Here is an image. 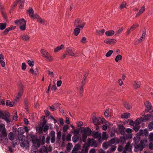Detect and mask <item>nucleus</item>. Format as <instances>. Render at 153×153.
Instances as JSON below:
<instances>
[{
    "label": "nucleus",
    "mask_w": 153,
    "mask_h": 153,
    "mask_svg": "<svg viewBox=\"0 0 153 153\" xmlns=\"http://www.w3.org/2000/svg\"><path fill=\"white\" fill-rule=\"evenodd\" d=\"M130 116V114L129 113H125L121 115V117L123 118H128Z\"/></svg>",
    "instance_id": "58836bf2"
},
{
    "label": "nucleus",
    "mask_w": 153,
    "mask_h": 153,
    "mask_svg": "<svg viewBox=\"0 0 153 153\" xmlns=\"http://www.w3.org/2000/svg\"><path fill=\"white\" fill-rule=\"evenodd\" d=\"M64 47V45H61L60 46H58L55 48L54 51L55 52H57L63 48Z\"/></svg>",
    "instance_id": "ea45409f"
},
{
    "label": "nucleus",
    "mask_w": 153,
    "mask_h": 153,
    "mask_svg": "<svg viewBox=\"0 0 153 153\" xmlns=\"http://www.w3.org/2000/svg\"><path fill=\"white\" fill-rule=\"evenodd\" d=\"M148 128L149 130L151 131L153 129V121L151 122L148 125Z\"/></svg>",
    "instance_id": "09e8293b"
},
{
    "label": "nucleus",
    "mask_w": 153,
    "mask_h": 153,
    "mask_svg": "<svg viewBox=\"0 0 153 153\" xmlns=\"http://www.w3.org/2000/svg\"><path fill=\"white\" fill-rule=\"evenodd\" d=\"M123 104L124 107L127 110L130 109L132 108L131 106L130 105L128 102L126 101L124 102Z\"/></svg>",
    "instance_id": "c85d7f7f"
},
{
    "label": "nucleus",
    "mask_w": 153,
    "mask_h": 153,
    "mask_svg": "<svg viewBox=\"0 0 153 153\" xmlns=\"http://www.w3.org/2000/svg\"><path fill=\"white\" fill-rule=\"evenodd\" d=\"M8 139L7 138V133H4V134H0V143L6 144L7 143Z\"/></svg>",
    "instance_id": "1a4fd4ad"
},
{
    "label": "nucleus",
    "mask_w": 153,
    "mask_h": 153,
    "mask_svg": "<svg viewBox=\"0 0 153 153\" xmlns=\"http://www.w3.org/2000/svg\"><path fill=\"white\" fill-rule=\"evenodd\" d=\"M116 41L115 39H106L104 40V42L106 44L110 45L116 43Z\"/></svg>",
    "instance_id": "a211bd4d"
},
{
    "label": "nucleus",
    "mask_w": 153,
    "mask_h": 153,
    "mask_svg": "<svg viewBox=\"0 0 153 153\" xmlns=\"http://www.w3.org/2000/svg\"><path fill=\"white\" fill-rule=\"evenodd\" d=\"M123 30V28L121 27L116 32L115 35L117 36H118L122 32Z\"/></svg>",
    "instance_id": "6e6d98bb"
},
{
    "label": "nucleus",
    "mask_w": 153,
    "mask_h": 153,
    "mask_svg": "<svg viewBox=\"0 0 153 153\" xmlns=\"http://www.w3.org/2000/svg\"><path fill=\"white\" fill-rule=\"evenodd\" d=\"M92 137L94 138H97L99 137H100L101 136V133H99L98 131H95L92 132Z\"/></svg>",
    "instance_id": "5701e85b"
},
{
    "label": "nucleus",
    "mask_w": 153,
    "mask_h": 153,
    "mask_svg": "<svg viewBox=\"0 0 153 153\" xmlns=\"http://www.w3.org/2000/svg\"><path fill=\"white\" fill-rule=\"evenodd\" d=\"M140 128L139 126L138 125L136 124L133 126V129L136 132Z\"/></svg>",
    "instance_id": "4d7b16f0"
},
{
    "label": "nucleus",
    "mask_w": 153,
    "mask_h": 153,
    "mask_svg": "<svg viewBox=\"0 0 153 153\" xmlns=\"http://www.w3.org/2000/svg\"><path fill=\"white\" fill-rule=\"evenodd\" d=\"M27 63L31 67H32L34 65V62L33 60H28L27 62Z\"/></svg>",
    "instance_id": "5fc2aeb1"
},
{
    "label": "nucleus",
    "mask_w": 153,
    "mask_h": 153,
    "mask_svg": "<svg viewBox=\"0 0 153 153\" xmlns=\"http://www.w3.org/2000/svg\"><path fill=\"white\" fill-rule=\"evenodd\" d=\"M51 139V142L52 143H55V132L53 131H51L49 133V136L46 138V143L48 144L50 143V140Z\"/></svg>",
    "instance_id": "20e7f679"
},
{
    "label": "nucleus",
    "mask_w": 153,
    "mask_h": 153,
    "mask_svg": "<svg viewBox=\"0 0 153 153\" xmlns=\"http://www.w3.org/2000/svg\"><path fill=\"white\" fill-rule=\"evenodd\" d=\"M34 144L36 145L35 146L36 147L39 148L40 147L41 145V141L40 140L37 139L36 141L34 143Z\"/></svg>",
    "instance_id": "37998d69"
},
{
    "label": "nucleus",
    "mask_w": 153,
    "mask_h": 153,
    "mask_svg": "<svg viewBox=\"0 0 153 153\" xmlns=\"http://www.w3.org/2000/svg\"><path fill=\"white\" fill-rule=\"evenodd\" d=\"M28 13L29 16L31 18L33 19L34 18L35 15H33V10L32 8H30L29 10L27 11Z\"/></svg>",
    "instance_id": "7c9ffc66"
},
{
    "label": "nucleus",
    "mask_w": 153,
    "mask_h": 153,
    "mask_svg": "<svg viewBox=\"0 0 153 153\" xmlns=\"http://www.w3.org/2000/svg\"><path fill=\"white\" fill-rule=\"evenodd\" d=\"M18 138L19 140L21 141L25 140V136L23 134H18Z\"/></svg>",
    "instance_id": "79ce46f5"
},
{
    "label": "nucleus",
    "mask_w": 153,
    "mask_h": 153,
    "mask_svg": "<svg viewBox=\"0 0 153 153\" xmlns=\"http://www.w3.org/2000/svg\"><path fill=\"white\" fill-rule=\"evenodd\" d=\"M134 146L135 149H134V151L135 152H137V151L136 150H137L142 151L144 148L143 146L141 145L140 143H139V144L137 145V144H134Z\"/></svg>",
    "instance_id": "dca6fc26"
},
{
    "label": "nucleus",
    "mask_w": 153,
    "mask_h": 153,
    "mask_svg": "<svg viewBox=\"0 0 153 153\" xmlns=\"http://www.w3.org/2000/svg\"><path fill=\"white\" fill-rule=\"evenodd\" d=\"M8 138L9 140H13L14 139V134L13 132H10L8 134Z\"/></svg>",
    "instance_id": "8fccbe9b"
},
{
    "label": "nucleus",
    "mask_w": 153,
    "mask_h": 153,
    "mask_svg": "<svg viewBox=\"0 0 153 153\" xmlns=\"http://www.w3.org/2000/svg\"><path fill=\"white\" fill-rule=\"evenodd\" d=\"M85 24V22H82V21L80 19L77 18L75 21L74 26V27H77L82 29Z\"/></svg>",
    "instance_id": "423d86ee"
},
{
    "label": "nucleus",
    "mask_w": 153,
    "mask_h": 153,
    "mask_svg": "<svg viewBox=\"0 0 153 153\" xmlns=\"http://www.w3.org/2000/svg\"><path fill=\"white\" fill-rule=\"evenodd\" d=\"M114 33V32L113 30L107 31L105 32V35L108 36H112Z\"/></svg>",
    "instance_id": "c9c22d12"
},
{
    "label": "nucleus",
    "mask_w": 153,
    "mask_h": 153,
    "mask_svg": "<svg viewBox=\"0 0 153 153\" xmlns=\"http://www.w3.org/2000/svg\"><path fill=\"white\" fill-rule=\"evenodd\" d=\"M74 50L72 48H68L66 49V53L67 55L72 56H75L74 53Z\"/></svg>",
    "instance_id": "f8f14e48"
},
{
    "label": "nucleus",
    "mask_w": 153,
    "mask_h": 153,
    "mask_svg": "<svg viewBox=\"0 0 153 153\" xmlns=\"http://www.w3.org/2000/svg\"><path fill=\"white\" fill-rule=\"evenodd\" d=\"M152 114H147L144 117L142 118V119L143 122H146L149 120L152 117Z\"/></svg>",
    "instance_id": "bb28decb"
},
{
    "label": "nucleus",
    "mask_w": 153,
    "mask_h": 153,
    "mask_svg": "<svg viewBox=\"0 0 153 153\" xmlns=\"http://www.w3.org/2000/svg\"><path fill=\"white\" fill-rule=\"evenodd\" d=\"M93 122L95 125H99L104 123L106 120L104 118L101 119L99 117H96L93 118Z\"/></svg>",
    "instance_id": "6e6552de"
},
{
    "label": "nucleus",
    "mask_w": 153,
    "mask_h": 153,
    "mask_svg": "<svg viewBox=\"0 0 153 153\" xmlns=\"http://www.w3.org/2000/svg\"><path fill=\"white\" fill-rule=\"evenodd\" d=\"M132 146L130 145L129 142H127L125 146V149L129 152H131L132 151Z\"/></svg>",
    "instance_id": "b1692460"
},
{
    "label": "nucleus",
    "mask_w": 153,
    "mask_h": 153,
    "mask_svg": "<svg viewBox=\"0 0 153 153\" xmlns=\"http://www.w3.org/2000/svg\"><path fill=\"white\" fill-rule=\"evenodd\" d=\"M72 144L71 143H68L66 147V149L68 151H70L72 147Z\"/></svg>",
    "instance_id": "864d4df0"
},
{
    "label": "nucleus",
    "mask_w": 153,
    "mask_h": 153,
    "mask_svg": "<svg viewBox=\"0 0 153 153\" xmlns=\"http://www.w3.org/2000/svg\"><path fill=\"white\" fill-rule=\"evenodd\" d=\"M113 51L112 50H109L106 54L105 56L106 57H109L113 53Z\"/></svg>",
    "instance_id": "69168bd1"
},
{
    "label": "nucleus",
    "mask_w": 153,
    "mask_h": 153,
    "mask_svg": "<svg viewBox=\"0 0 153 153\" xmlns=\"http://www.w3.org/2000/svg\"><path fill=\"white\" fill-rule=\"evenodd\" d=\"M89 146L87 143H85L84 144L82 149V151L85 153H88Z\"/></svg>",
    "instance_id": "6ab92c4d"
},
{
    "label": "nucleus",
    "mask_w": 153,
    "mask_h": 153,
    "mask_svg": "<svg viewBox=\"0 0 153 153\" xmlns=\"http://www.w3.org/2000/svg\"><path fill=\"white\" fill-rule=\"evenodd\" d=\"M61 132L60 131H58L57 133L56 138L58 141H59L61 138Z\"/></svg>",
    "instance_id": "e2e57ef3"
},
{
    "label": "nucleus",
    "mask_w": 153,
    "mask_h": 153,
    "mask_svg": "<svg viewBox=\"0 0 153 153\" xmlns=\"http://www.w3.org/2000/svg\"><path fill=\"white\" fill-rule=\"evenodd\" d=\"M126 2L125 1H123L122 4H120V8L122 9L123 8L125 7L126 5Z\"/></svg>",
    "instance_id": "774afa93"
},
{
    "label": "nucleus",
    "mask_w": 153,
    "mask_h": 153,
    "mask_svg": "<svg viewBox=\"0 0 153 153\" xmlns=\"http://www.w3.org/2000/svg\"><path fill=\"white\" fill-rule=\"evenodd\" d=\"M145 106L147 108H152L151 103L148 101H146L145 103Z\"/></svg>",
    "instance_id": "13d9d810"
},
{
    "label": "nucleus",
    "mask_w": 153,
    "mask_h": 153,
    "mask_svg": "<svg viewBox=\"0 0 153 153\" xmlns=\"http://www.w3.org/2000/svg\"><path fill=\"white\" fill-rule=\"evenodd\" d=\"M9 114V113H6L5 114L3 113V111L0 109V117H2V119L5 120L7 123H10V120Z\"/></svg>",
    "instance_id": "0eeeda50"
},
{
    "label": "nucleus",
    "mask_w": 153,
    "mask_h": 153,
    "mask_svg": "<svg viewBox=\"0 0 153 153\" xmlns=\"http://www.w3.org/2000/svg\"><path fill=\"white\" fill-rule=\"evenodd\" d=\"M23 86H22L20 90V91L18 94V95L17 96L16 99H15L16 102H17L19 100V98L21 97L22 94L23 92Z\"/></svg>",
    "instance_id": "412c9836"
},
{
    "label": "nucleus",
    "mask_w": 153,
    "mask_h": 153,
    "mask_svg": "<svg viewBox=\"0 0 153 153\" xmlns=\"http://www.w3.org/2000/svg\"><path fill=\"white\" fill-rule=\"evenodd\" d=\"M20 38L21 39L25 41L28 40L30 38L28 36L25 35H23L21 36Z\"/></svg>",
    "instance_id": "a19ab883"
},
{
    "label": "nucleus",
    "mask_w": 153,
    "mask_h": 153,
    "mask_svg": "<svg viewBox=\"0 0 153 153\" xmlns=\"http://www.w3.org/2000/svg\"><path fill=\"white\" fill-rule=\"evenodd\" d=\"M146 35V30H143V34L142 35L141 37L138 40L139 42L140 43L145 38V35Z\"/></svg>",
    "instance_id": "cd10ccee"
},
{
    "label": "nucleus",
    "mask_w": 153,
    "mask_h": 153,
    "mask_svg": "<svg viewBox=\"0 0 153 153\" xmlns=\"http://www.w3.org/2000/svg\"><path fill=\"white\" fill-rule=\"evenodd\" d=\"M69 128V127L68 125H65L63 127V132H65Z\"/></svg>",
    "instance_id": "052dcab7"
},
{
    "label": "nucleus",
    "mask_w": 153,
    "mask_h": 153,
    "mask_svg": "<svg viewBox=\"0 0 153 153\" xmlns=\"http://www.w3.org/2000/svg\"><path fill=\"white\" fill-rule=\"evenodd\" d=\"M109 109H107L105 112L104 115L105 117H108L110 116V115L109 114Z\"/></svg>",
    "instance_id": "680f3d73"
},
{
    "label": "nucleus",
    "mask_w": 153,
    "mask_h": 153,
    "mask_svg": "<svg viewBox=\"0 0 153 153\" xmlns=\"http://www.w3.org/2000/svg\"><path fill=\"white\" fill-rule=\"evenodd\" d=\"M140 143L143 146L144 148L148 144V139L147 137H145L144 139L141 140L140 141Z\"/></svg>",
    "instance_id": "aec40b11"
},
{
    "label": "nucleus",
    "mask_w": 153,
    "mask_h": 153,
    "mask_svg": "<svg viewBox=\"0 0 153 153\" xmlns=\"http://www.w3.org/2000/svg\"><path fill=\"white\" fill-rule=\"evenodd\" d=\"M6 23H0V29L1 30L4 29L6 28Z\"/></svg>",
    "instance_id": "de8ad7c7"
},
{
    "label": "nucleus",
    "mask_w": 153,
    "mask_h": 153,
    "mask_svg": "<svg viewBox=\"0 0 153 153\" xmlns=\"http://www.w3.org/2000/svg\"><path fill=\"white\" fill-rule=\"evenodd\" d=\"M145 10V7L144 6H143L141 8L140 10L139 11L137 12L136 15V16H140L141 14Z\"/></svg>",
    "instance_id": "4c0bfd02"
},
{
    "label": "nucleus",
    "mask_w": 153,
    "mask_h": 153,
    "mask_svg": "<svg viewBox=\"0 0 153 153\" xmlns=\"http://www.w3.org/2000/svg\"><path fill=\"white\" fill-rule=\"evenodd\" d=\"M12 30V26L11 27H8L6 28L4 31L3 32L2 34H6L8 32Z\"/></svg>",
    "instance_id": "603ef678"
},
{
    "label": "nucleus",
    "mask_w": 153,
    "mask_h": 153,
    "mask_svg": "<svg viewBox=\"0 0 153 153\" xmlns=\"http://www.w3.org/2000/svg\"><path fill=\"white\" fill-rule=\"evenodd\" d=\"M139 27V25L138 24H133V25L130 28V30L131 31H133L137 27Z\"/></svg>",
    "instance_id": "bf43d9fd"
},
{
    "label": "nucleus",
    "mask_w": 153,
    "mask_h": 153,
    "mask_svg": "<svg viewBox=\"0 0 153 153\" xmlns=\"http://www.w3.org/2000/svg\"><path fill=\"white\" fill-rule=\"evenodd\" d=\"M81 143H78L76 144L72 150L71 153H76L81 149Z\"/></svg>",
    "instance_id": "2eb2a0df"
},
{
    "label": "nucleus",
    "mask_w": 153,
    "mask_h": 153,
    "mask_svg": "<svg viewBox=\"0 0 153 153\" xmlns=\"http://www.w3.org/2000/svg\"><path fill=\"white\" fill-rule=\"evenodd\" d=\"M127 138H126L124 136L121 137L119 139V143L120 142L122 144H124L126 143V140Z\"/></svg>",
    "instance_id": "c756f323"
},
{
    "label": "nucleus",
    "mask_w": 153,
    "mask_h": 153,
    "mask_svg": "<svg viewBox=\"0 0 153 153\" xmlns=\"http://www.w3.org/2000/svg\"><path fill=\"white\" fill-rule=\"evenodd\" d=\"M83 133L82 134V141L85 142L87 140V136H90L92 131L91 129L89 127H86L82 130Z\"/></svg>",
    "instance_id": "f03ea898"
},
{
    "label": "nucleus",
    "mask_w": 153,
    "mask_h": 153,
    "mask_svg": "<svg viewBox=\"0 0 153 153\" xmlns=\"http://www.w3.org/2000/svg\"><path fill=\"white\" fill-rule=\"evenodd\" d=\"M40 153H48L47 148L45 146H42L40 149Z\"/></svg>",
    "instance_id": "2f4dec72"
},
{
    "label": "nucleus",
    "mask_w": 153,
    "mask_h": 153,
    "mask_svg": "<svg viewBox=\"0 0 153 153\" xmlns=\"http://www.w3.org/2000/svg\"><path fill=\"white\" fill-rule=\"evenodd\" d=\"M148 138L150 142H153V133H151L149 134Z\"/></svg>",
    "instance_id": "3c124183"
},
{
    "label": "nucleus",
    "mask_w": 153,
    "mask_h": 153,
    "mask_svg": "<svg viewBox=\"0 0 153 153\" xmlns=\"http://www.w3.org/2000/svg\"><path fill=\"white\" fill-rule=\"evenodd\" d=\"M46 122H43L42 123L40 124L38 126V132L40 133H42L43 132V128L44 125L45 124Z\"/></svg>",
    "instance_id": "393cba45"
},
{
    "label": "nucleus",
    "mask_w": 153,
    "mask_h": 153,
    "mask_svg": "<svg viewBox=\"0 0 153 153\" xmlns=\"http://www.w3.org/2000/svg\"><path fill=\"white\" fill-rule=\"evenodd\" d=\"M103 147L104 149H107L109 146H111V145L109 143V141L108 142H105L103 144Z\"/></svg>",
    "instance_id": "c03bdc74"
},
{
    "label": "nucleus",
    "mask_w": 153,
    "mask_h": 153,
    "mask_svg": "<svg viewBox=\"0 0 153 153\" xmlns=\"http://www.w3.org/2000/svg\"><path fill=\"white\" fill-rule=\"evenodd\" d=\"M27 138L28 140L31 141L33 144H34L37 139L36 136L33 134H28L27 136Z\"/></svg>",
    "instance_id": "9b49d317"
},
{
    "label": "nucleus",
    "mask_w": 153,
    "mask_h": 153,
    "mask_svg": "<svg viewBox=\"0 0 153 153\" xmlns=\"http://www.w3.org/2000/svg\"><path fill=\"white\" fill-rule=\"evenodd\" d=\"M119 139L116 137H115L111 139L109 141V143L111 146L112 145H116L119 143Z\"/></svg>",
    "instance_id": "4468645a"
},
{
    "label": "nucleus",
    "mask_w": 153,
    "mask_h": 153,
    "mask_svg": "<svg viewBox=\"0 0 153 153\" xmlns=\"http://www.w3.org/2000/svg\"><path fill=\"white\" fill-rule=\"evenodd\" d=\"M88 144L89 146L93 147H97L98 146V144L97 141L93 139L88 138Z\"/></svg>",
    "instance_id": "9d476101"
},
{
    "label": "nucleus",
    "mask_w": 153,
    "mask_h": 153,
    "mask_svg": "<svg viewBox=\"0 0 153 153\" xmlns=\"http://www.w3.org/2000/svg\"><path fill=\"white\" fill-rule=\"evenodd\" d=\"M72 140L74 143H76L78 141L79 143H82V139H81L80 135H73L72 138Z\"/></svg>",
    "instance_id": "ddd939ff"
},
{
    "label": "nucleus",
    "mask_w": 153,
    "mask_h": 153,
    "mask_svg": "<svg viewBox=\"0 0 153 153\" xmlns=\"http://www.w3.org/2000/svg\"><path fill=\"white\" fill-rule=\"evenodd\" d=\"M105 30L104 29H102L101 30H97L96 31V34L97 35H102L104 33Z\"/></svg>",
    "instance_id": "f704fd0d"
},
{
    "label": "nucleus",
    "mask_w": 153,
    "mask_h": 153,
    "mask_svg": "<svg viewBox=\"0 0 153 153\" xmlns=\"http://www.w3.org/2000/svg\"><path fill=\"white\" fill-rule=\"evenodd\" d=\"M36 19H37V22L41 24L45 23V21L44 20L42 19V18L39 16L38 15H35V17L34 18Z\"/></svg>",
    "instance_id": "a878e982"
},
{
    "label": "nucleus",
    "mask_w": 153,
    "mask_h": 153,
    "mask_svg": "<svg viewBox=\"0 0 153 153\" xmlns=\"http://www.w3.org/2000/svg\"><path fill=\"white\" fill-rule=\"evenodd\" d=\"M14 23L16 25L19 26V28L21 30H25L26 21L24 19L16 20L15 21Z\"/></svg>",
    "instance_id": "7ed1b4c3"
},
{
    "label": "nucleus",
    "mask_w": 153,
    "mask_h": 153,
    "mask_svg": "<svg viewBox=\"0 0 153 153\" xmlns=\"http://www.w3.org/2000/svg\"><path fill=\"white\" fill-rule=\"evenodd\" d=\"M141 85L140 82L138 81H135L134 84V87L135 89H137L140 87Z\"/></svg>",
    "instance_id": "e433bc0d"
},
{
    "label": "nucleus",
    "mask_w": 153,
    "mask_h": 153,
    "mask_svg": "<svg viewBox=\"0 0 153 153\" xmlns=\"http://www.w3.org/2000/svg\"><path fill=\"white\" fill-rule=\"evenodd\" d=\"M149 132L146 129H145L143 130L140 129L139 132L133 138V140L135 143V144H137L140 141L141 137L145 136V137H147L148 135Z\"/></svg>",
    "instance_id": "f257e3e1"
},
{
    "label": "nucleus",
    "mask_w": 153,
    "mask_h": 153,
    "mask_svg": "<svg viewBox=\"0 0 153 153\" xmlns=\"http://www.w3.org/2000/svg\"><path fill=\"white\" fill-rule=\"evenodd\" d=\"M20 143V146L22 147H25L26 149H27L29 148V144L27 140H25Z\"/></svg>",
    "instance_id": "f3484780"
},
{
    "label": "nucleus",
    "mask_w": 153,
    "mask_h": 153,
    "mask_svg": "<svg viewBox=\"0 0 153 153\" xmlns=\"http://www.w3.org/2000/svg\"><path fill=\"white\" fill-rule=\"evenodd\" d=\"M122 58V56L118 54L116 56L115 60L116 62H118L120 60H121Z\"/></svg>",
    "instance_id": "49530a36"
},
{
    "label": "nucleus",
    "mask_w": 153,
    "mask_h": 153,
    "mask_svg": "<svg viewBox=\"0 0 153 153\" xmlns=\"http://www.w3.org/2000/svg\"><path fill=\"white\" fill-rule=\"evenodd\" d=\"M1 134H4V133L7 132V130L5 128V126L4 124H0V132Z\"/></svg>",
    "instance_id": "4be33fe9"
},
{
    "label": "nucleus",
    "mask_w": 153,
    "mask_h": 153,
    "mask_svg": "<svg viewBox=\"0 0 153 153\" xmlns=\"http://www.w3.org/2000/svg\"><path fill=\"white\" fill-rule=\"evenodd\" d=\"M18 134H23L25 133V130L24 128L20 127L18 129Z\"/></svg>",
    "instance_id": "72a5a7b5"
},
{
    "label": "nucleus",
    "mask_w": 153,
    "mask_h": 153,
    "mask_svg": "<svg viewBox=\"0 0 153 153\" xmlns=\"http://www.w3.org/2000/svg\"><path fill=\"white\" fill-rule=\"evenodd\" d=\"M6 105L7 106L11 107L13 106V105L12 104V102L9 100H7L6 101Z\"/></svg>",
    "instance_id": "0e129e2a"
},
{
    "label": "nucleus",
    "mask_w": 153,
    "mask_h": 153,
    "mask_svg": "<svg viewBox=\"0 0 153 153\" xmlns=\"http://www.w3.org/2000/svg\"><path fill=\"white\" fill-rule=\"evenodd\" d=\"M41 52L42 54V56L46 61L48 62H51L53 61V58L44 49H41Z\"/></svg>",
    "instance_id": "39448f33"
},
{
    "label": "nucleus",
    "mask_w": 153,
    "mask_h": 153,
    "mask_svg": "<svg viewBox=\"0 0 153 153\" xmlns=\"http://www.w3.org/2000/svg\"><path fill=\"white\" fill-rule=\"evenodd\" d=\"M43 128V132H46L49 128V126L48 125H45L44 126Z\"/></svg>",
    "instance_id": "338daca9"
},
{
    "label": "nucleus",
    "mask_w": 153,
    "mask_h": 153,
    "mask_svg": "<svg viewBox=\"0 0 153 153\" xmlns=\"http://www.w3.org/2000/svg\"><path fill=\"white\" fill-rule=\"evenodd\" d=\"M142 120H143L142 117L137 118L135 121V124L139 125L142 122H143Z\"/></svg>",
    "instance_id": "a18cd8bd"
},
{
    "label": "nucleus",
    "mask_w": 153,
    "mask_h": 153,
    "mask_svg": "<svg viewBox=\"0 0 153 153\" xmlns=\"http://www.w3.org/2000/svg\"><path fill=\"white\" fill-rule=\"evenodd\" d=\"M76 28L74 29V33L75 36H77L79 33L80 31L79 27H76Z\"/></svg>",
    "instance_id": "473e14b6"
}]
</instances>
